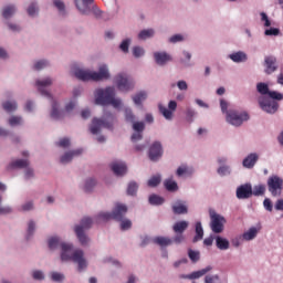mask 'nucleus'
Instances as JSON below:
<instances>
[{
    "label": "nucleus",
    "instance_id": "f257e3e1",
    "mask_svg": "<svg viewBox=\"0 0 283 283\" xmlns=\"http://www.w3.org/2000/svg\"><path fill=\"white\" fill-rule=\"evenodd\" d=\"M59 247H61L62 249V262H74V264H77V271L80 273L81 271H84V269L87 266V259H85V252L83 250H74L72 244L61 241L59 237H52L51 239H49V249H51V251H54V249H59Z\"/></svg>",
    "mask_w": 283,
    "mask_h": 283
},
{
    "label": "nucleus",
    "instance_id": "f03ea898",
    "mask_svg": "<svg viewBox=\"0 0 283 283\" xmlns=\"http://www.w3.org/2000/svg\"><path fill=\"white\" fill-rule=\"evenodd\" d=\"M127 213V206L123 203H116L113 212H101L97 216L98 222H107V220H116L120 222L122 231H127L132 229V221L129 219L123 220Z\"/></svg>",
    "mask_w": 283,
    "mask_h": 283
},
{
    "label": "nucleus",
    "instance_id": "7ed1b4c3",
    "mask_svg": "<svg viewBox=\"0 0 283 283\" xmlns=\"http://www.w3.org/2000/svg\"><path fill=\"white\" fill-rule=\"evenodd\" d=\"M95 104L96 105H113L115 109H118L123 102L116 98V90L112 86L106 88H97L95 91Z\"/></svg>",
    "mask_w": 283,
    "mask_h": 283
},
{
    "label": "nucleus",
    "instance_id": "20e7f679",
    "mask_svg": "<svg viewBox=\"0 0 283 283\" xmlns=\"http://www.w3.org/2000/svg\"><path fill=\"white\" fill-rule=\"evenodd\" d=\"M74 76L78 81H107L109 78V69L107 65L102 64L98 67V72L85 71L83 69H76L73 72Z\"/></svg>",
    "mask_w": 283,
    "mask_h": 283
},
{
    "label": "nucleus",
    "instance_id": "39448f33",
    "mask_svg": "<svg viewBox=\"0 0 283 283\" xmlns=\"http://www.w3.org/2000/svg\"><path fill=\"white\" fill-rule=\"evenodd\" d=\"M102 127L105 129H114V115L111 112L105 111L102 118H93L90 128L91 134H98Z\"/></svg>",
    "mask_w": 283,
    "mask_h": 283
},
{
    "label": "nucleus",
    "instance_id": "423d86ee",
    "mask_svg": "<svg viewBox=\"0 0 283 283\" xmlns=\"http://www.w3.org/2000/svg\"><path fill=\"white\" fill-rule=\"evenodd\" d=\"M92 224H94V221L90 217H84L80 224L75 226L74 232L75 235L78 239V242L82 244V247H86V244L90 243V238L87 234H85V231L88 229H92Z\"/></svg>",
    "mask_w": 283,
    "mask_h": 283
},
{
    "label": "nucleus",
    "instance_id": "0eeeda50",
    "mask_svg": "<svg viewBox=\"0 0 283 283\" xmlns=\"http://www.w3.org/2000/svg\"><path fill=\"white\" fill-rule=\"evenodd\" d=\"M249 113L244 111L230 109L227 112L226 120L234 127H240L242 123L249 120Z\"/></svg>",
    "mask_w": 283,
    "mask_h": 283
},
{
    "label": "nucleus",
    "instance_id": "6e6552de",
    "mask_svg": "<svg viewBox=\"0 0 283 283\" xmlns=\"http://www.w3.org/2000/svg\"><path fill=\"white\" fill-rule=\"evenodd\" d=\"M224 224H227V219L222 214H218L216 210H210V228L212 233H222Z\"/></svg>",
    "mask_w": 283,
    "mask_h": 283
},
{
    "label": "nucleus",
    "instance_id": "1a4fd4ad",
    "mask_svg": "<svg viewBox=\"0 0 283 283\" xmlns=\"http://www.w3.org/2000/svg\"><path fill=\"white\" fill-rule=\"evenodd\" d=\"M114 83L119 92H129L134 90V81L125 73H119L115 76Z\"/></svg>",
    "mask_w": 283,
    "mask_h": 283
},
{
    "label": "nucleus",
    "instance_id": "9d476101",
    "mask_svg": "<svg viewBox=\"0 0 283 283\" xmlns=\"http://www.w3.org/2000/svg\"><path fill=\"white\" fill-rule=\"evenodd\" d=\"M259 105L263 112H266V114H275V112L280 109V104L269 97H260Z\"/></svg>",
    "mask_w": 283,
    "mask_h": 283
},
{
    "label": "nucleus",
    "instance_id": "9b49d317",
    "mask_svg": "<svg viewBox=\"0 0 283 283\" xmlns=\"http://www.w3.org/2000/svg\"><path fill=\"white\" fill-rule=\"evenodd\" d=\"M253 196V186L251 184H244L237 188V198L239 200H249Z\"/></svg>",
    "mask_w": 283,
    "mask_h": 283
},
{
    "label": "nucleus",
    "instance_id": "f8f14e48",
    "mask_svg": "<svg viewBox=\"0 0 283 283\" xmlns=\"http://www.w3.org/2000/svg\"><path fill=\"white\" fill-rule=\"evenodd\" d=\"M158 107L164 118H166V120H171V118H174V112H176V108L178 107V103H176V101H170L168 103V108L163 106V104H159Z\"/></svg>",
    "mask_w": 283,
    "mask_h": 283
},
{
    "label": "nucleus",
    "instance_id": "ddd939ff",
    "mask_svg": "<svg viewBox=\"0 0 283 283\" xmlns=\"http://www.w3.org/2000/svg\"><path fill=\"white\" fill-rule=\"evenodd\" d=\"M282 185L283 181L281 178H270L268 180L269 191L272 196H280L282 193Z\"/></svg>",
    "mask_w": 283,
    "mask_h": 283
},
{
    "label": "nucleus",
    "instance_id": "4468645a",
    "mask_svg": "<svg viewBox=\"0 0 283 283\" xmlns=\"http://www.w3.org/2000/svg\"><path fill=\"white\" fill-rule=\"evenodd\" d=\"M35 85L39 92H41L42 96H48L49 98H52L50 92L45 91V87H50V85H52V78L46 77L44 80H38L35 82Z\"/></svg>",
    "mask_w": 283,
    "mask_h": 283
},
{
    "label": "nucleus",
    "instance_id": "2eb2a0df",
    "mask_svg": "<svg viewBox=\"0 0 283 283\" xmlns=\"http://www.w3.org/2000/svg\"><path fill=\"white\" fill-rule=\"evenodd\" d=\"M148 156L153 161L158 160V158L163 156V145H160L158 142H155L149 148Z\"/></svg>",
    "mask_w": 283,
    "mask_h": 283
},
{
    "label": "nucleus",
    "instance_id": "dca6fc26",
    "mask_svg": "<svg viewBox=\"0 0 283 283\" xmlns=\"http://www.w3.org/2000/svg\"><path fill=\"white\" fill-rule=\"evenodd\" d=\"M265 73L273 74L277 70V59L273 55L265 56L264 59Z\"/></svg>",
    "mask_w": 283,
    "mask_h": 283
},
{
    "label": "nucleus",
    "instance_id": "f3484780",
    "mask_svg": "<svg viewBox=\"0 0 283 283\" xmlns=\"http://www.w3.org/2000/svg\"><path fill=\"white\" fill-rule=\"evenodd\" d=\"M112 171L115 174V176H124L127 174V164L123 161H114L111 165Z\"/></svg>",
    "mask_w": 283,
    "mask_h": 283
},
{
    "label": "nucleus",
    "instance_id": "a211bd4d",
    "mask_svg": "<svg viewBox=\"0 0 283 283\" xmlns=\"http://www.w3.org/2000/svg\"><path fill=\"white\" fill-rule=\"evenodd\" d=\"M92 3H94V0H75V6L82 14H90Z\"/></svg>",
    "mask_w": 283,
    "mask_h": 283
},
{
    "label": "nucleus",
    "instance_id": "6ab92c4d",
    "mask_svg": "<svg viewBox=\"0 0 283 283\" xmlns=\"http://www.w3.org/2000/svg\"><path fill=\"white\" fill-rule=\"evenodd\" d=\"M82 154H83V149L69 151L61 157L60 163H62V165H67V163H72V159L74 158V156H81Z\"/></svg>",
    "mask_w": 283,
    "mask_h": 283
},
{
    "label": "nucleus",
    "instance_id": "aec40b11",
    "mask_svg": "<svg viewBox=\"0 0 283 283\" xmlns=\"http://www.w3.org/2000/svg\"><path fill=\"white\" fill-rule=\"evenodd\" d=\"M154 59L157 65H165L168 61H171V55L167 54L166 52H155Z\"/></svg>",
    "mask_w": 283,
    "mask_h": 283
},
{
    "label": "nucleus",
    "instance_id": "412c9836",
    "mask_svg": "<svg viewBox=\"0 0 283 283\" xmlns=\"http://www.w3.org/2000/svg\"><path fill=\"white\" fill-rule=\"evenodd\" d=\"M258 154H250L247 158L243 159V167L247 169H253L258 163Z\"/></svg>",
    "mask_w": 283,
    "mask_h": 283
},
{
    "label": "nucleus",
    "instance_id": "4be33fe9",
    "mask_svg": "<svg viewBox=\"0 0 283 283\" xmlns=\"http://www.w3.org/2000/svg\"><path fill=\"white\" fill-rule=\"evenodd\" d=\"M30 163L25 159H17L9 164L8 169H25Z\"/></svg>",
    "mask_w": 283,
    "mask_h": 283
},
{
    "label": "nucleus",
    "instance_id": "5701e85b",
    "mask_svg": "<svg viewBox=\"0 0 283 283\" xmlns=\"http://www.w3.org/2000/svg\"><path fill=\"white\" fill-rule=\"evenodd\" d=\"M172 211H174V213H176L177 216H181V214L188 213V208H187V205H185V202H182V201H177V202L172 206Z\"/></svg>",
    "mask_w": 283,
    "mask_h": 283
},
{
    "label": "nucleus",
    "instance_id": "b1692460",
    "mask_svg": "<svg viewBox=\"0 0 283 283\" xmlns=\"http://www.w3.org/2000/svg\"><path fill=\"white\" fill-rule=\"evenodd\" d=\"M229 59H231V61H233V63H244V61H247V53L239 51V52L230 54Z\"/></svg>",
    "mask_w": 283,
    "mask_h": 283
},
{
    "label": "nucleus",
    "instance_id": "393cba45",
    "mask_svg": "<svg viewBox=\"0 0 283 283\" xmlns=\"http://www.w3.org/2000/svg\"><path fill=\"white\" fill-rule=\"evenodd\" d=\"M202 238H205V230L202 229V223L200 221H198L196 223V235L192 239V242H200V240H202Z\"/></svg>",
    "mask_w": 283,
    "mask_h": 283
},
{
    "label": "nucleus",
    "instance_id": "a878e982",
    "mask_svg": "<svg viewBox=\"0 0 283 283\" xmlns=\"http://www.w3.org/2000/svg\"><path fill=\"white\" fill-rule=\"evenodd\" d=\"M211 269H212L211 265H209L206 269L199 270L197 272H192L187 277H188V280H198V277H202V275H207V273H209V271H211Z\"/></svg>",
    "mask_w": 283,
    "mask_h": 283
},
{
    "label": "nucleus",
    "instance_id": "bb28decb",
    "mask_svg": "<svg viewBox=\"0 0 283 283\" xmlns=\"http://www.w3.org/2000/svg\"><path fill=\"white\" fill-rule=\"evenodd\" d=\"M188 227L189 223L187 221H179L174 224L172 230L175 231V233H185Z\"/></svg>",
    "mask_w": 283,
    "mask_h": 283
},
{
    "label": "nucleus",
    "instance_id": "cd10ccee",
    "mask_svg": "<svg viewBox=\"0 0 283 283\" xmlns=\"http://www.w3.org/2000/svg\"><path fill=\"white\" fill-rule=\"evenodd\" d=\"M265 193H266L265 185L259 184L252 188V196H255L256 198H259L260 196H264Z\"/></svg>",
    "mask_w": 283,
    "mask_h": 283
},
{
    "label": "nucleus",
    "instance_id": "c85d7f7f",
    "mask_svg": "<svg viewBox=\"0 0 283 283\" xmlns=\"http://www.w3.org/2000/svg\"><path fill=\"white\" fill-rule=\"evenodd\" d=\"M63 114H65V112L59 111V104L55 101H53L51 116L55 118V120H59V118H63Z\"/></svg>",
    "mask_w": 283,
    "mask_h": 283
},
{
    "label": "nucleus",
    "instance_id": "c756f323",
    "mask_svg": "<svg viewBox=\"0 0 283 283\" xmlns=\"http://www.w3.org/2000/svg\"><path fill=\"white\" fill-rule=\"evenodd\" d=\"M154 243L158 244L159 247H169L174 243V241L167 237H157L154 239Z\"/></svg>",
    "mask_w": 283,
    "mask_h": 283
},
{
    "label": "nucleus",
    "instance_id": "7c9ffc66",
    "mask_svg": "<svg viewBox=\"0 0 283 283\" xmlns=\"http://www.w3.org/2000/svg\"><path fill=\"white\" fill-rule=\"evenodd\" d=\"M193 174V168L188 167L187 165H181L177 169V176L182 177V176H191Z\"/></svg>",
    "mask_w": 283,
    "mask_h": 283
},
{
    "label": "nucleus",
    "instance_id": "2f4dec72",
    "mask_svg": "<svg viewBox=\"0 0 283 283\" xmlns=\"http://www.w3.org/2000/svg\"><path fill=\"white\" fill-rule=\"evenodd\" d=\"M216 242H217V247L220 249V251H227V249H229V240H227L222 237H217Z\"/></svg>",
    "mask_w": 283,
    "mask_h": 283
},
{
    "label": "nucleus",
    "instance_id": "473e14b6",
    "mask_svg": "<svg viewBox=\"0 0 283 283\" xmlns=\"http://www.w3.org/2000/svg\"><path fill=\"white\" fill-rule=\"evenodd\" d=\"M2 107L4 111H7L10 114L12 112H17L18 105H17V102L8 101L2 104Z\"/></svg>",
    "mask_w": 283,
    "mask_h": 283
},
{
    "label": "nucleus",
    "instance_id": "72a5a7b5",
    "mask_svg": "<svg viewBox=\"0 0 283 283\" xmlns=\"http://www.w3.org/2000/svg\"><path fill=\"white\" fill-rule=\"evenodd\" d=\"M256 235H258V229L251 228L249 231L242 234V238L243 240L250 241V240H254Z\"/></svg>",
    "mask_w": 283,
    "mask_h": 283
},
{
    "label": "nucleus",
    "instance_id": "f704fd0d",
    "mask_svg": "<svg viewBox=\"0 0 283 283\" xmlns=\"http://www.w3.org/2000/svg\"><path fill=\"white\" fill-rule=\"evenodd\" d=\"M14 12H17V8L14 6H7L2 11V17L4 19H10Z\"/></svg>",
    "mask_w": 283,
    "mask_h": 283
},
{
    "label": "nucleus",
    "instance_id": "c9c22d12",
    "mask_svg": "<svg viewBox=\"0 0 283 283\" xmlns=\"http://www.w3.org/2000/svg\"><path fill=\"white\" fill-rule=\"evenodd\" d=\"M146 99H147L146 92H139L133 97L135 105H143V101H146Z\"/></svg>",
    "mask_w": 283,
    "mask_h": 283
},
{
    "label": "nucleus",
    "instance_id": "e433bc0d",
    "mask_svg": "<svg viewBox=\"0 0 283 283\" xmlns=\"http://www.w3.org/2000/svg\"><path fill=\"white\" fill-rule=\"evenodd\" d=\"M151 36H154V29L143 30L138 34V39H140L142 41H146V39H151Z\"/></svg>",
    "mask_w": 283,
    "mask_h": 283
},
{
    "label": "nucleus",
    "instance_id": "4c0bfd02",
    "mask_svg": "<svg viewBox=\"0 0 283 283\" xmlns=\"http://www.w3.org/2000/svg\"><path fill=\"white\" fill-rule=\"evenodd\" d=\"M148 200L150 205H156V206H160L165 202V199L158 195H151Z\"/></svg>",
    "mask_w": 283,
    "mask_h": 283
},
{
    "label": "nucleus",
    "instance_id": "58836bf2",
    "mask_svg": "<svg viewBox=\"0 0 283 283\" xmlns=\"http://www.w3.org/2000/svg\"><path fill=\"white\" fill-rule=\"evenodd\" d=\"M167 191H178V184L171 179L165 181Z\"/></svg>",
    "mask_w": 283,
    "mask_h": 283
},
{
    "label": "nucleus",
    "instance_id": "ea45409f",
    "mask_svg": "<svg viewBox=\"0 0 283 283\" xmlns=\"http://www.w3.org/2000/svg\"><path fill=\"white\" fill-rule=\"evenodd\" d=\"M137 191H138V184H136L135 181L129 182L127 187V195L136 196Z\"/></svg>",
    "mask_w": 283,
    "mask_h": 283
},
{
    "label": "nucleus",
    "instance_id": "a19ab883",
    "mask_svg": "<svg viewBox=\"0 0 283 283\" xmlns=\"http://www.w3.org/2000/svg\"><path fill=\"white\" fill-rule=\"evenodd\" d=\"M125 120L126 123H132V124L136 123V115H134V113L129 108L125 109Z\"/></svg>",
    "mask_w": 283,
    "mask_h": 283
},
{
    "label": "nucleus",
    "instance_id": "79ce46f5",
    "mask_svg": "<svg viewBox=\"0 0 283 283\" xmlns=\"http://www.w3.org/2000/svg\"><path fill=\"white\" fill-rule=\"evenodd\" d=\"M188 256L190 258L191 262L196 263L200 260V251H193L189 249Z\"/></svg>",
    "mask_w": 283,
    "mask_h": 283
},
{
    "label": "nucleus",
    "instance_id": "37998d69",
    "mask_svg": "<svg viewBox=\"0 0 283 283\" xmlns=\"http://www.w3.org/2000/svg\"><path fill=\"white\" fill-rule=\"evenodd\" d=\"M256 90L259 92V94H262L263 96H266V94H269V85L265 83H259L256 85Z\"/></svg>",
    "mask_w": 283,
    "mask_h": 283
},
{
    "label": "nucleus",
    "instance_id": "c03bdc74",
    "mask_svg": "<svg viewBox=\"0 0 283 283\" xmlns=\"http://www.w3.org/2000/svg\"><path fill=\"white\" fill-rule=\"evenodd\" d=\"M95 186H96V180L95 179H88L85 182L84 191H86V193H90V191H92V189H94Z\"/></svg>",
    "mask_w": 283,
    "mask_h": 283
},
{
    "label": "nucleus",
    "instance_id": "a18cd8bd",
    "mask_svg": "<svg viewBox=\"0 0 283 283\" xmlns=\"http://www.w3.org/2000/svg\"><path fill=\"white\" fill-rule=\"evenodd\" d=\"M268 95L270 96L271 101H283V95L275 91H270Z\"/></svg>",
    "mask_w": 283,
    "mask_h": 283
},
{
    "label": "nucleus",
    "instance_id": "49530a36",
    "mask_svg": "<svg viewBox=\"0 0 283 283\" xmlns=\"http://www.w3.org/2000/svg\"><path fill=\"white\" fill-rule=\"evenodd\" d=\"M49 65H50V63L48 61L41 60V61L35 62L34 70L40 71V70L48 67Z\"/></svg>",
    "mask_w": 283,
    "mask_h": 283
},
{
    "label": "nucleus",
    "instance_id": "de8ad7c7",
    "mask_svg": "<svg viewBox=\"0 0 283 283\" xmlns=\"http://www.w3.org/2000/svg\"><path fill=\"white\" fill-rule=\"evenodd\" d=\"M145 54V49L140 46L133 48V55L135 59H140Z\"/></svg>",
    "mask_w": 283,
    "mask_h": 283
},
{
    "label": "nucleus",
    "instance_id": "09e8293b",
    "mask_svg": "<svg viewBox=\"0 0 283 283\" xmlns=\"http://www.w3.org/2000/svg\"><path fill=\"white\" fill-rule=\"evenodd\" d=\"M134 132L143 133L145 132V123L144 122H135L133 124Z\"/></svg>",
    "mask_w": 283,
    "mask_h": 283
},
{
    "label": "nucleus",
    "instance_id": "8fccbe9b",
    "mask_svg": "<svg viewBox=\"0 0 283 283\" xmlns=\"http://www.w3.org/2000/svg\"><path fill=\"white\" fill-rule=\"evenodd\" d=\"M29 17H34V14H36L39 12V8H36V3L32 2L28 10H27Z\"/></svg>",
    "mask_w": 283,
    "mask_h": 283
},
{
    "label": "nucleus",
    "instance_id": "3c124183",
    "mask_svg": "<svg viewBox=\"0 0 283 283\" xmlns=\"http://www.w3.org/2000/svg\"><path fill=\"white\" fill-rule=\"evenodd\" d=\"M55 8H57L59 12H62V14H65V3L61 0H54L53 1Z\"/></svg>",
    "mask_w": 283,
    "mask_h": 283
},
{
    "label": "nucleus",
    "instance_id": "603ef678",
    "mask_svg": "<svg viewBox=\"0 0 283 283\" xmlns=\"http://www.w3.org/2000/svg\"><path fill=\"white\" fill-rule=\"evenodd\" d=\"M21 122L22 119L19 116H12L11 118H9V125L11 127H17V125H21Z\"/></svg>",
    "mask_w": 283,
    "mask_h": 283
},
{
    "label": "nucleus",
    "instance_id": "864d4df0",
    "mask_svg": "<svg viewBox=\"0 0 283 283\" xmlns=\"http://www.w3.org/2000/svg\"><path fill=\"white\" fill-rule=\"evenodd\" d=\"M130 41L132 40L126 39L119 45V49L122 50V52H125V54H127V52H129V43H130Z\"/></svg>",
    "mask_w": 283,
    "mask_h": 283
},
{
    "label": "nucleus",
    "instance_id": "5fc2aeb1",
    "mask_svg": "<svg viewBox=\"0 0 283 283\" xmlns=\"http://www.w3.org/2000/svg\"><path fill=\"white\" fill-rule=\"evenodd\" d=\"M230 172L229 166H220L218 169L219 176H229Z\"/></svg>",
    "mask_w": 283,
    "mask_h": 283
},
{
    "label": "nucleus",
    "instance_id": "6e6d98bb",
    "mask_svg": "<svg viewBox=\"0 0 283 283\" xmlns=\"http://www.w3.org/2000/svg\"><path fill=\"white\" fill-rule=\"evenodd\" d=\"M280 34V29L271 28L265 30V36H277Z\"/></svg>",
    "mask_w": 283,
    "mask_h": 283
},
{
    "label": "nucleus",
    "instance_id": "4d7b16f0",
    "mask_svg": "<svg viewBox=\"0 0 283 283\" xmlns=\"http://www.w3.org/2000/svg\"><path fill=\"white\" fill-rule=\"evenodd\" d=\"M51 279L53 280V282H61V281H63L64 276H63V274H61L59 272H53L51 274Z\"/></svg>",
    "mask_w": 283,
    "mask_h": 283
},
{
    "label": "nucleus",
    "instance_id": "13d9d810",
    "mask_svg": "<svg viewBox=\"0 0 283 283\" xmlns=\"http://www.w3.org/2000/svg\"><path fill=\"white\" fill-rule=\"evenodd\" d=\"M74 107H76V102L71 101V102H69V103L65 105L64 112H65L66 114H70V112H72V109H74Z\"/></svg>",
    "mask_w": 283,
    "mask_h": 283
},
{
    "label": "nucleus",
    "instance_id": "bf43d9fd",
    "mask_svg": "<svg viewBox=\"0 0 283 283\" xmlns=\"http://www.w3.org/2000/svg\"><path fill=\"white\" fill-rule=\"evenodd\" d=\"M33 280H44L45 276L43 275L42 271L35 270L32 274Z\"/></svg>",
    "mask_w": 283,
    "mask_h": 283
},
{
    "label": "nucleus",
    "instance_id": "052dcab7",
    "mask_svg": "<svg viewBox=\"0 0 283 283\" xmlns=\"http://www.w3.org/2000/svg\"><path fill=\"white\" fill-rule=\"evenodd\" d=\"M22 211H32L34 209V203L32 201H29L21 206Z\"/></svg>",
    "mask_w": 283,
    "mask_h": 283
},
{
    "label": "nucleus",
    "instance_id": "680f3d73",
    "mask_svg": "<svg viewBox=\"0 0 283 283\" xmlns=\"http://www.w3.org/2000/svg\"><path fill=\"white\" fill-rule=\"evenodd\" d=\"M138 140H143V133H140V132H135V133L132 135V142H133V143H138Z\"/></svg>",
    "mask_w": 283,
    "mask_h": 283
},
{
    "label": "nucleus",
    "instance_id": "e2e57ef3",
    "mask_svg": "<svg viewBox=\"0 0 283 283\" xmlns=\"http://www.w3.org/2000/svg\"><path fill=\"white\" fill-rule=\"evenodd\" d=\"M220 277L218 275H207L205 283H216Z\"/></svg>",
    "mask_w": 283,
    "mask_h": 283
},
{
    "label": "nucleus",
    "instance_id": "0e129e2a",
    "mask_svg": "<svg viewBox=\"0 0 283 283\" xmlns=\"http://www.w3.org/2000/svg\"><path fill=\"white\" fill-rule=\"evenodd\" d=\"M263 207L266 211H273V203L271 202V199H264Z\"/></svg>",
    "mask_w": 283,
    "mask_h": 283
},
{
    "label": "nucleus",
    "instance_id": "69168bd1",
    "mask_svg": "<svg viewBox=\"0 0 283 283\" xmlns=\"http://www.w3.org/2000/svg\"><path fill=\"white\" fill-rule=\"evenodd\" d=\"M160 185V178H151L148 180V187H158Z\"/></svg>",
    "mask_w": 283,
    "mask_h": 283
},
{
    "label": "nucleus",
    "instance_id": "338daca9",
    "mask_svg": "<svg viewBox=\"0 0 283 283\" xmlns=\"http://www.w3.org/2000/svg\"><path fill=\"white\" fill-rule=\"evenodd\" d=\"M179 41H184V38L181 34H175L169 39L170 43H179Z\"/></svg>",
    "mask_w": 283,
    "mask_h": 283
},
{
    "label": "nucleus",
    "instance_id": "774afa93",
    "mask_svg": "<svg viewBox=\"0 0 283 283\" xmlns=\"http://www.w3.org/2000/svg\"><path fill=\"white\" fill-rule=\"evenodd\" d=\"M59 147H70V139L69 138H62L57 143Z\"/></svg>",
    "mask_w": 283,
    "mask_h": 283
}]
</instances>
